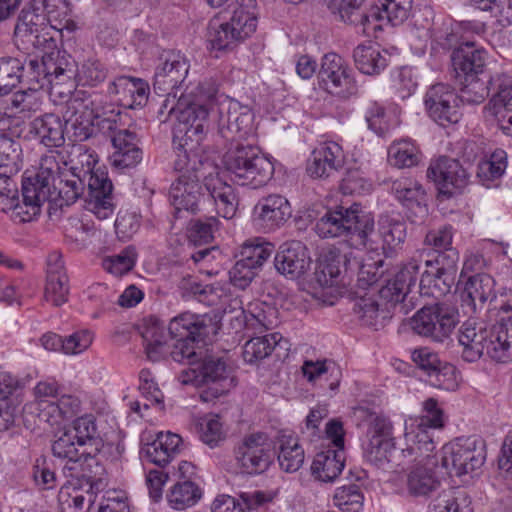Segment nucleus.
<instances>
[{
  "label": "nucleus",
  "mask_w": 512,
  "mask_h": 512,
  "mask_svg": "<svg viewBox=\"0 0 512 512\" xmlns=\"http://www.w3.org/2000/svg\"><path fill=\"white\" fill-rule=\"evenodd\" d=\"M197 90L194 101L179 103L173 126V143L182 147L188 146V150L200 148L207 134L209 115L214 114L215 87L208 85L205 88L201 84Z\"/></svg>",
  "instance_id": "f03ea898"
},
{
  "label": "nucleus",
  "mask_w": 512,
  "mask_h": 512,
  "mask_svg": "<svg viewBox=\"0 0 512 512\" xmlns=\"http://www.w3.org/2000/svg\"><path fill=\"white\" fill-rule=\"evenodd\" d=\"M507 168V153L503 149H496L489 159L478 165L477 176L485 182L500 178Z\"/></svg>",
  "instance_id": "052dcab7"
},
{
  "label": "nucleus",
  "mask_w": 512,
  "mask_h": 512,
  "mask_svg": "<svg viewBox=\"0 0 512 512\" xmlns=\"http://www.w3.org/2000/svg\"><path fill=\"white\" fill-rule=\"evenodd\" d=\"M89 209L99 218H108L114 210L113 185L106 172L99 169L89 172L88 179Z\"/></svg>",
  "instance_id": "aec40b11"
},
{
  "label": "nucleus",
  "mask_w": 512,
  "mask_h": 512,
  "mask_svg": "<svg viewBox=\"0 0 512 512\" xmlns=\"http://www.w3.org/2000/svg\"><path fill=\"white\" fill-rule=\"evenodd\" d=\"M489 328L485 323L474 319H468L460 327L458 340L463 347L462 358L467 362L480 359L486 351Z\"/></svg>",
  "instance_id": "b1692460"
},
{
  "label": "nucleus",
  "mask_w": 512,
  "mask_h": 512,
  "mask_svg": "<svg viewBox=\"0 0 512 512\" xmlns=\"http://www.w3.org/2000/svg\"><path fill=\"white\" fill-rule=\"evenodd\" d=\"M489 334L485 354L496 361L512 358V344L508 340L503 341V331L498 323L489 328Z\"/></svg>",
  "instance_id": "774afa93"
},
{
  "label": "nucleus",
  "mask_w": 512,
  "mask_h": 512,
  "mask_svg": "<svg viewBox=\"0 0 512 512\" xmlns=\"http://www.w3.org/2000/svg\"><path fill=\"white\" fill-rule=\"evenodd\" d=\"M429 512H473L470 496L462 490L438 497Z\"/></svg>",
  "instance_id": "5fc2aeb1"
},
{
  "label": "nucleus",
  "mask_w": 512,
  "mask_h": 512,
  "mask_svg": "<svg viewBox=\"0 0 512 512\" xmlns=\"http://www.w3.org/2000/svg\"><path fill=\"white\" fill-rule=\"evenodd\" d=\"M70 293L68 275L58 259L48 264L43 299L54 307H60L68 301Z\"/></svg>",
  "instance_id": "7c9ffc66"
},
{
  "label": "nucleus",
  "mask_w": 512,
  "mask_h": 512,
  "mask_svg": "<svg viewBox=\"0 0 512 512\" xmlns=\"http://www.w3.org/2000/svg\"><path fill=\"white\" fill-rule=\"evenodd\" d=\"M68 430L71 434H74L78 444H81L84 448L90 444L95 445V451L99 450L98 445L100 440L93 415H84L77 418Z\"/></svg>",
  "instance_id": "4d7b16f0"
},
{
  "label": "nucleus",
  "mask_w": 512,
  "mask_h": 512,
  "mask_svg": "<svg viewBox=\"0 0 512 512\" xmlns=\"http://www.w3.org/2000/svg\"><path fill=\"white\" fill-rule=\"evenodd\" d=\"M22 197V203L17 199L10 210L11 218L18 223L32 221L40 214L42 204L49 201L48 192L44 190L37 192L30 182H22Z\"/></svg>",
  "instance_id": "2f4dec72"
},
{
  "label": "nucleus",
  "mask_w": 512,
  "mask_h": 512,
  "mask_svg": "<svg viewBox=\"0 0 512 512\" xmlns=\"http://www.w3.org/2000/svg\"><path fill=\"white\" fill-rule=\"evenodd\" d=\"M484 443L476 437H460L444 445L442 466L456 476L479 469L485 462Z\"/></svg>",
  "instance_id": "423d86ee"
},
{
  "label": "nucleus",
  "mask_w": 512,
  "mask_h": 512,
  "mask_svg": "<svg viewBox=\"0 0 512 512\" xmlns=\"http://www.w3.org/2000/svg\"><path fill=\"white\" fill-rule=\"evenodd\" d=\"M363 500V494L355 484L337 488L333 496L334 505L343 512H359Z\"/></svg>",
  "instance_id": "0e129e2a"
},
{
  "label": "nucleus",
  "mask_w": 512,
  "mask_h": 512,
  "mask_svg": "<svg viewBox=\"0 0 512 512\" xmlns=\"http://www.w3.org/2000/svg\"><path fill=\"white\" fill-rule=\"evenodd\" d=\"M188 61L180 53H169L164 62L157 67L153 89L155 92H171L178 89L187 77Z\"/></svg>",
  "instance_id": "5701e85b"
},
{
  "label": "nucleus",
  "mask_w": 512,
  "mask_h": 512,
  "mask_svg": "<svg viewBox=\"0 0 512 512\" xmlns=\"http://www.w3.org/2000/svg\"><path fill=\"white\" fill-rule=\"evenodd\" d=\"M347 261L349 262L347 256L335 249L321 253L310 279V285L315 289L333 287L338 282L341 264Z\"/></svg>",
  "instance_id": "c85d7f7f"
},
{
  "label": "nucleus",
  "mask_w": 512,
  "mask_h": 512,
  "mask_svg": "<svg viewBox=\"0 0 512 512\" xmlns=\"http://www.w3.org/2000/svg\"><path fill=\"white\" fill-rule=\"evenodd\" d=\"M30 132L47 147H60L65 143L64 123L54 113H46L33 119Z\"/></svg>",
  "instance_id": "473e14b6"
},
{
  "label": "nucleus",
  "mask_w": 512,
  "mask_h": 512,
  "mask_svg": "<svg viewBox=\"0 0 512 512\" xmlns=\"http://www.w3.org/2000/svg\"><path fill=\"white\" fill-rule=\"evenodd\" d=\"M344 451L328 449L317 453L312 466V474L322 482L334 481L344 468Z\"/></svg>",
  "instance_id": "e433bc0d"
},
{
  "label": "nucleus",
  "mask_w": 512,
  "mask_h": 512,
  "mask_svg": "<svg viewBox=\"0 0 512 512\" xmlns=\"http://www.w3.org/2000/svg\"><path fill=\"white\" fill-rule=\"evenodd\" d=\"M343 164L342 147L336 142L327 141L312 151L306 170L312 178H328L342 168Z\"/></svg>",
  "instance_id": "412c9836"
},
{
  "label": "nucleus",
  "mask_w": 512,
  "mask_h": 512,
  "mask_svg": "<svg viewBox=\"0 0 512 512\" xmlns=\"http://www.w3.org/2000/svg\"><path fill=\"white\" fill-rule=\"evenodd\" d=\"M235 459L243 472L261 474L273 459L272 445L266 433L255 432L243 437L234 449Z\"/></svg>",
  "instance_id": "1a4fd4ad"
},
{
  "label": "nucleus",
  "mask_w": 512,
  "mask_h": 512,
  "mask_svg": "<svg viewBox=\"0 0 512 512\" xmlns=\"http://www.w3.org/2000/svg\"><path fill=\"white\" fill-rule=\"evenodd\" d=\"M356 67L364 74H379L388 62L389 54L375 45H358L353 52Z\"/></svg>",
  "instance_id": "58836bf2"
},
{
  "label": "nucleus",
  "mask_w": 512,
  "mask_h": 512,
  "mask_svg": "<svg viewBox=\"0 0 512 512\" xmlns=\"http://www.w3.org/2000/svg\"><path fill=\"white\" fill-rule=\"evenodd\" d=\"M96 494L82 483L68 480L58 492V503L63 512H84L94 503Z\"/></svg>",
  "instance_id": "f704fd0d"
},
{
  "label": "nucleus",
  "mask_w": 512,
  "mask_h": 512,
  "mask_svg": "<svg viewBox=\"0 0 512 512\" xmlns=\"http://www.w3.org/2000/svg\"><path fill=\"white\" fill-rule=\"evenodd\" d=\"M420 449V446L415 447L413 445H408L406 448H401L400 451H398L394 440H381L374 438L373 440H369L365 448V456L369 462L380 468H384V466L389 463H394L395 466H400L402 463L398 462V454H401L404 457L407 455L413 456L416 455Z\"/></svg>",
  "instance_id": "c756f323"
},
{
  "label": "nucleus",
  "mask_w": 512,
  "mask_h": 512,
  "mask_svg": "<svg viewBox=\"0 0 512 512\" xmlns=\"http://www.w3.org/2000/svg\"><path fill=\"white\" fill-rule=\"evenodd\" d=\"M278 461L280 467L288 473L298 471L304 463V450L298 439L291 433L281 432L278 436Z\"/></svg>",
  "instance_id": "4c0bfd02"
},
{
  "label": "nucleus",
  "mask_w": 512,
  "mask_h": 512,
  "mask_svg": "<svg viewBox=\"0 0 512 512\" xmlns=\"http://www.w3.org/2000/svg\"><path fill=\"white\" fill-rule=\"evenodd\" d=\"M108 93L114 96L121 106L135 109L146 104L149 86L140 78L119 76L110 83Z\"/></svg>",
  "instance_id": "a878e982"
},
{
  "label": "nucleus",
  "mask_w": 512,
  "mask_h": 512,
  "mask_svg": "<svg viewBox=\"0 0 512 512\" xmlns=\"http://www.w3.org/2000/svg\"><path fill=\"white\" fill-rule=\"evenodd\" d=\"M381 7L370 11V23L386 20L393 26L402 24L408 19L412 8V0H379Z\"/></svg>",
  "instance_id": "37998d69"
},
{
  "label": "nucleus",
  "mask_w": 512,
  "mask_h": 512,
  "mask_svg": "<svg viewBox=\"0 0 512 512\" xmlns=\"http://www.w3.org/2000/svg\"><path fill=\"white\" fill-rule=\"evenodd\" d=\"M213 115L218 116L219 134L232 145L241 143L253 132V113L236 100L224 98L219 101L215 93Z\"/></svg>",
  "instance_id": "39448f33"
},
{
  "label": "nucleus",
  "mask_w": 512,
  "mask_h": 512,
  "mask_svg": "<svg viewBox=\"0 0 512 512\" xmlns=\"http://www.w3.org/2000/svg\"><path fill=\"white\" fill-rule=\"evenodd\" d=\"M419 266L420 261L412 257L391 278L384 279L385 284L379 289L380 298L397 309L400 314L409 312L406 301L411 288L416 284Z\"/></svg>",
  "instance_id": "9d476101"
},
{
  "label": "nucleus",
  "mask_w": 512,
  "mask_h": 512,
  "mask_svg": "<svg viewBox=\"0 0 512 512\" xmlns=\"http://www.w3.org/2000/svg\"><path fill=\"white\" fill-rule=\"evenodd\" d=\"M64 118L73 131L74 141H85L96 132L97 114L90 100L78 96L70 98L65 106Z\"/></svg>",
  "instance_id": "dca6fc26"
},
{
  "label": "nucleus",
  "mask_w": 512,
  "mask_h": 512,
  "mask_svg": "<svg viewBox=\"0 0 512 512\" xmlns=\"http://www.w3.org/2000/svg\"><path fill=\"white\" fill-rule=\"evenodd\" d=\"M44 70L53 83L74 80L77 64L65 51L56 50L55 54L44 56Z\"/></svg>",
  "instance_id": "ea45409f"
},
{
  "label": "nucleus",
  "mask_w": 512,
  "mask_h": 512,
  "mask_svg": "<svg viewBox=\"0 0 512 512\" xmlns=\"http://www.w3.org/2000/svg\"><path fill=\"white\" fill-rule=\"evenodd\" d=\"M276 270L291 279L304 275L311 265V257L307 247L300 241L283 243L274 259Z\"/></svg>",
  "instance_id": "a211bd4d"
},
{
  "label": "nucleus",
  "mask_w": 512,
  "mask_h": 512,
  "mask_svg": "<svg viewBox=\"0 0 512 512\" xmlns=\"http://www.w3.org/2000/svg\"><path fill=\"white\" fill-rule=\"evenodd\" d=\"M274 166L272 162L261 151L256 154V158L250 165L239 185L249 186L257 189L265 186L273 177Z\"/></svg>",
  "instance_id": "49530a36"
},
{
  "label": "nucleus",
  "mask_w": 512,
  "mask_h": 512,
  "mask_svg": "<svg viewBox=\"0 0 512 512\" xmlns=\"http://www.w3.org/2000/svg\"><path fill=\"white\" fill-rule=\"evenodd\" d=\"M367 213L359 204L328 210L316 223L315 231L321 238L350 236L357 245L361 242L360 223Z\"/></svg>",
  "instance_id": "6e6552de"
},
{
  "label": "nucleus",
  "mask_w": 512,
  "mask_h": 512,
  "mask_svg": "<svg viewBox=\"0 0 512 512\" xmlns=\"http://www.w3.org/2000/svg\"><path fill=\"white\" fill-rule=\"evenodd\" d=\"M84 189V181L79 176L65 172L63 176L58 177V183L52 189L55 190V194L49 201L61 198L66 205H70L84 193Z\"/></svg>",
  "instance_id": "3c124183"
},
{
  "label": "nucleus",
  "mask_w": 512,
  "mask_h": 512,
  "mask_svg": "<svg viewBox=\"0 0 512 512\" xmlns=\"http://www.w3.org/2000/svg\"><path fill=\"white\" fill-rule=\"evenodd\" d=\"M492 95L491 103L494 115L499 117L501 129L511 133L512 128V76L505 72H496L487 80Z\"/></svg>",
  "instance_id": "f3484780"
},
{
  "label": "nucleus",
  "mask_w": 512,
  "mask_h": 512,
  "mask_svg": "<svg viewBox=\"0 0 512 512\" xmlns=\"http://www.w3.org/2000/svg\"><path fill=\"white\" fill-rule=\"evenodd\" d=\"M202 496L198 485L190 480L176 483L167 494V501L171 508L184 510L196 504Z\"/></svg>",
  "instance_id": "de8ad7c7"
},
{
  "label": "nucleus",
  "mask_w": 512,
  "mask_h": 512,
  "mask_svg": "<svg viewBox=\"0 0 512 512\" xmlns=\"http://www.w3.org/2000/svg\"><path fill=\"white\" fill-rule=\"evenodd\" d=\"M29 36H20L15 38L17 45H22L24 49L28 50L30 47L44 53L43 56L55 54L57 49V41L54 37L53 24L50 26L39 29L37 32H29Z\"/></svg>",
  "instance_id": "09e8293b"
},
{
  "label": "nucleus",
  "mask_w": 512,
  "mask_h": 512,
  "mask_svg": "<svg viewBox=\"0 0 512 512\" xmlns=\"http://www.w3.org/2000/svg\"><path fill=\"white\" fill-rule=\"evenodd\" d=\"M105 475L104 466L92 455V452L87 449L82 458L80 472L81 483L97 495V493L102 491L107 485Z\"/></svg>",
  "instance_id": "c03bdc74"
},
{
  "label": "nucleus",
  "mask_w": 512,
  "mask_h": 512,
  "mask_svg": "<svg viewBox=\"0 0 512 512\" xmlns=\"http://www.w3.org/2000/svg\"><path fill=\"white\" fill-rule=\"evenodd\" d=\"M107 76V71L99 60L88 58L84 60L80 67L77 66L74 80L83 86H96L103 82Z\"/></svg>",
  "instance_id": "69168bd1"
},
{
  "label": "nucleus",
  "mask_w": 512,
  "mask_h": 512,
  "mask_svg": "<svg viewBox=\"0 0 512 512\" xmlns=\"http://www.w3.org/2000/svg\"><path fill=\"white\" fill-rule=\"evenodd\" d=\"M24 63L13 57L0 58V95L9 94L22 80Z\"/></svg>",
  "instance_id": "864d4df0"
},
{
  "label": "nucleus",
  "mask_w": 512,
  "mask_h": 512,
  "mask_svg": "<svg viewBox=\"0 0 512 512\" xmlns=\"http://www.w3.org/2000/svg\"><path fill=\"white\" fill-rule=\"evenodd\" d=\"M487 52L476 46L475 42H463L450 56L456 79H471L484 73Z\"/></svg>",
  "instance_id": "6ab92c4d"
},
{
  "label": "nucleus",
  "mask_w": 512,
  "mask_h": 512,
  "mask_svg": "<svg viewBox=\"0 0 512 512\" xmlns=\"http://www.w3.org/2000/svg\"><path fill=\"white\" fill-rule=\"evenodd\" d=\"M319 78L323 87L330 94L348 98L356 94V81L341 56L328 53L322 58Z\"/></svg>",
  "instance_id": "ddd939ff"
},
{
  "label": "nucleus",
  "mask_w": 512,
  "mask_h": 512,
  "mask_svg": "<svg viewBox=\"0 0 512 512\" xmlns=\"http://www.w3.org/2000/svg\"><path fill=\"white\" fill-rule=\"evenodd\" d=\"M494 280L488 274H476L467 280L463 291V297L470 300L475 310L478 306L481 308L485 302L493 295Z\"/></svg>",
  "instance_id": "a18cd8bd"
},
{
  "label": "nucleus",
  "mask_w": 512,
  "mask_h": 512,
  "mask_svg": "<svg viewBox=\"0 0 512 512\" xmlns=\"http://www.w3.org/2000/svg\"><path fill=\"white\" fill-rule=\"evenodd\" d=\"M50 26L43 13L36 12L31 1L27 9H23L14 30V38L29 36V32H37Z\"/></svg>",
  "instance_id": "680f3d73"
},
{
  "label": "nucleus",
  "mask_w": 512,
  "mask_h": 512,
  "mask_svg": "<svg viewBox=\"0 0 512 512\" xmlns=\"http://www.w3.org/2000/svg\"><path fill=\"white\" fill-rule=\"evenodd\" d=\"M204 186L214 202L218 216L227 220L232 219L236 215L239 205L236 189L218 176L212 175L205 178Z\"/></svg>",
  "instance_id": "bb28decb"
},
{
  "label": "nucleus",
  "mask_w": 512,
  "mask_h": 512,
  "mask_svg": "<svg viewBox=\"0 0 512 512\" xmlns=\"http://www.w3.org/2000/svg\"><path fill=\"white\" fill-rule=\"evenodd\" d=\"M458 323V311L444 303L424 306L410 320L411 329L416 334L435 342L449 338Z\"/></svg>",
  "instance_id": "7ed1b4c3"
},
{
  "label": "nucleus",
  "mask_w": 512,
  "mask_h": 512,
  "mask_svg": "<svg viewBox=\"0 0 512 512\" xmlns=\"http://www.w3.org/2000/svg\"><path fill=\"white\" fill-rule=\"evenodd\" d=\"M462 85L459 96L461 102L469 104L482 103L490 95V88L487 81H483L479 76L471 79H458Z\"/></svg>",
  "instance_id": "338daca9"
},
{
  "label": "nucleus",
  "mask_w": 512,
  "mask_h": 512,
  "mask_svg": "<svg viewBox=\"0 0 512 512\" xmlns=\"http://www.w3.org/2000/svg\"><path fill=\"white\" fill-rule=\"evenodd\" d=\"M272 251V244L261 242L260 239L246 242L242 246L240 259L229 271L232 284L240 289L248 287Z\"/></svg>",
  "instance_id": "9b49d317"
},
{
  "label": "nucleus",
  "mask_w": 512,
  "mask_h": 512,
  "mask_svg": "<svg viewBox=\"0 0 512 512\" xmlns=\"http://www.w3.org/2000/svg\"><path fill=\"white\" fill-rule=\"evenodd\" d=\"M445 268L431 267V270H426L422 273L419 282V292L422 295L439 297L444 295L449 286L446 284L443 275Z\"/></svg>",
  "instance_id": "e2e57ef3"
},
{
  "label": "nucleus",
  "mask_w": 512,
  "mask_h": 512,
  "mask_svg": "<svg viewBox=\"0 0 512 512\" xmlns=\"http://www.w3.org/2000/svg\"><path fill=\"white\" fill-rule=\"evenodd\" d=\"M218 330L213 317L189 312L174 317L166 333L163 323L154 317L144 322L141 335L145 342L147 357L159 361L170 356L174 361L199 364L202 386L200 399L212 402L235 386L231 371L222 358L204 355V345Z\"/></svg>",
  "instance_id": "f257e3e1"
},
{
  "label": "nucleus",
  "mask_w": 512,
  "mask_h": 512,
  "mask_svg": "<svg viewBox=\"0 0 512 512\" xmlns=\"http://www.w3.org/2000/svg\"><path fill=\"white\" fill-rule=\"evenodd\" d=\"M391 192L408 209L407 217L412 223H422L428 215L426 193L422 185L408 177L391 182Z\"/></svg>",
  "instance_id": "2eb2a0df"
},
{
  "label": "nucleus",
  "mask_w": 512,
  "mask_h": 512,
  "mask_svg": "<svg viewBox=\"0 0 512 512\" xmlns=\"http://www.w3.org/2000/svg\"><path fill=\"white\" fill-rule=\"evenodd\" d=\"M277 311L263 303L249 305L248 314L245 315L246 325L252 329H272L277 325Z\"/></svg>",
  "instance_id": "13d9d810"
},
{
  "label": "nucleus",
  "mask_w": 512,
  "mask_h": 512,
  "mask_svg": "<svg viewBox=\"0 0 512 512\" xmlns=\"http://www.w3.org/2000/svg\"><path fill=\"white\" fill-rule=\"evenodd\" d=\"M388 162L397 168H410L418 164L419 152L409 140L394 141L388 149Z\"/></svg>",
  "instance_id": "603ef678"
},
{
  "label": "nucleus",
  "mask_w": 512,
  "mask_h": 512,
  "mask_svg": "<svg viewBox=\"0 0 512 512\" xmlns=\"http://www.w3.org/2000/svg\"><path fill=\"white\" fill-rule=\"evenodd\" d=\"M436 460L430 455L415 463L407 472L406 489L409 495L427 497L440 487V479L436 475Z\"/></svg>",
  "instance_id": "4be33fe9"
},
{
  "label": "nucleus",
  "mask_w": 512,
  "mask_h": 512,
  "mask_svg": "<svg viewBox=\"0 0 512 512\" xmlns=\"http://www.w3.org/2000/svg\"><path fill=\"white\" fill-rule=\"evenodd\" d=\"M354 312L357 314L362 325L377 329L381 325L380 319L387 317V312L379 308V303L373 297H362L354 305Z\"/></svg>",
  "instance_id": "bf43d9fd"
},
{
  "label": "nucleus",
  "mask_w": 512,
  "mask_h": 512,
  "mask_svg": "<svg viewBox=\"0 0 512 512\" xmlns=\"http://www.w3.org/2000/svg\"><path fill=\"white\" fill-rule=\"evenodd\" d=\"M169 195L176 217H179L182 211L195 213L202 197V186L195 174H181L172 184Z\"/></svg>",
  "instance_id": "393cba45"
},
{
  "label": "nucleus",
  "mask_w": 512,
  "mask_h": 512,
  "mask_svg": "<svg viewBox=\"0 0 512 512\" xmlns=\"http://www.w3.org/2000/svg\"><path fill=\"white\" fill-rule=\"evenodd\" d=\"M427 177L433 180L441 193L448 196L461 191L469 182V174L460 162L446 156L430 164Z\"/></svg>",
  "instance_id": "4468645a"
},
{
  "label": "nucleus",
  "mask_w": 512,
  "mask_h": 512,
  "mask_svg": "<svg viewBox=\"0 0 512 512\" xmlns=\"http://www.w3.org/2000/svg\"><path fill=\"white\" fill-rule=\"evenodd\" d=\"M361 242L360 245L371 251H390L406 238V224L404 221L389 216L380 218L378 230L374 228V218L370 213L363 216L360 223Z\"/></svg>",
  "instance_id": "0eeeda50"
},
{
  "label": "nucleus",
  "mask_w": 512,
  "mask_h": 512,
  "mask_svg": "<svg viewBox=\"0 0 512 512\" xmlns=\"http://www.w3.org/2000/svg\"><path fill=\"white\" fill-rule=\"evenodd\" d=\"M257 24L258 13L254 1L248 0L247 4H241L234 9L229 21L217 27L210 25L209 40L215 49L222 50L250 37L256 31Z\"/></svg>",
  "instance_id": "20e7f679"
},
{
  "label": "nucleus",
  "mask_w": 512,
  "mask_h": 512,
  "mask_svg": "<svg viewBox=\"0 0 512 512\" xmlns=\"http://www.w3.org/2000/svg\"><path fill=\"white\" fill-rule=\"evenodd\" d=\"M459 96L449 85L438 83L426 92L424 104L429 117L440 126L458 123L461 118Z\"/></svg>",
  "instance_id": "f8f14e48"
},
{
  "label": "nucleus",
  "mask_w": 512,
  "mask_h": 512,
  "mask_svg": "<svg viewBox=\"0 0 512 512\" xmlns=\"http://www.w3.org/2000/svg\"><path fill=\"white\" fill-rule=\"evenodd\" d=\"M365 0H330L328 9L334 17L346 24L361 25L365 33L370 25V12L362 11Z\"/></svg>",
  "instance_id": "c9c22d12"
},
{
  "label": "nucleus",
  "mask_w": 512,
  "mask_h": 512,
  "mask_svg": "<svg viewBox=\"0 0 512 512\" xmlns=\"http://www.w3.org/2000/svg\"><path fill=\"white\" fill-rule=\"evenodd\" d=\"M256 219L265 227L274 229L283 225L292 215L289 201L279 194L262 197L254 207Z\"/></svg>",
  "instance_id": "cd10ccee"
},
{
  "label": "nucleus",
  "mask_w": 512,
  "mask_h": 512,
  "mask_svg": "<svg viewBox=\"0 0 512 512\" xmlns=\"http://www.w3.org/2000/svg\"><path fill=\"white\" fill-rule=\"evenodd\" d=\"M86 450L87 448L78 444L74 434H71L68 429H65L60 435H56L51 445L53 456L62 460H72L75 457L83 456Z\"/></svg>",
  "instance_id": "6e6d98bb"
},
{
  "label": "nucleus",
  "mask_w": 512,
  "mask_h": 512,
  "mask_svg": "<svg viewBox=\"0 0 512 512\" xmlns=\"http://www.w3.org/2000/svg\"><path fill=\"white\" fill-rule=\"evenodd\" d=\"M18 387V380L7 372H0V430H5L14 422L15 408L9 403V396Z\"/></svg>",
  "instance_id": "8fccbe9b"
},
{
  "label": "nucleus",
  "mask_w": 512,
  "mask_h": 512,
  "mask_svg": "<svg viewBox=\"0 0 512 512\" xmlns=\"http://www.w3.org/2000/svg\"><path fill=\"white\" fill-rule=\"evenodd\" d=\"M63 174H65V172L60 171L55 156L47 155L42 157L39 172L36 176L34 178L24 179L23 182H30L37 192H40V190L47 191L48 198L51 199L53 194H55V190L52 189L55 187V184L58 183V177L63 176Z\"/></svg>",
  "instance_id": "79ce46f5"
},
{
  "label": "nucleus",
  "mask_w": 512,
  "mask_h": 512,
  "mask_svg": "<svg viewBox=\"0 0 512 512\" xmlns=\"http://www.w3.org/2000/svg\"><path fill=\"white\" fill-rule=\"evenodd\" d=\"M260 149L251 144L237 143L232 145L223 157V164L232 179L238 184L244 177Z\"/></svg>",
  "instance_id": "72a5a7b5"
},
{
  "label": "nucleus",
  "mask_w": 512,
  "mask_h": 512,
  "mask_svg": "<svg viewBox=\"0 0 512 512\" xmlns=\"http://www.w3.org/2000/svg\"><path fill=\"white\" fill-rule=\"evenodd\" d=\"M282 341L283 337L279 333L253 337L243 347V358L250 364L261 361L270 356L277 347H281Z\"/></svg>",
  "instance_id": "a19ab883"
}]
</instances>
